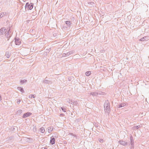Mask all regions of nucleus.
Returning <instances> with one entry per match:
<instances>
[{"instance_id":"1","label":"nucleus","mask_w":149,"mask_h":149,"mask_svg":"<svg viewBox=\"0 0 149 149\" xmlns=\"http://www.w3.org/2000/svg\"><path fill=\"white\" fill-rule=\"evenodd\" d=\"M33 4L32 3H31L30 4H29V3H26L25 5L26 8L27 7L28 8L29 10L32 9L33 7Z\"/></svg>"},{"instance_id":"2","label":"nucleus","mask_w":149,"mask_h":149,"mask_svg":"<svg viewBox=\"0 0 149 149\" xmlns=\"http://www.w3.org/2000/svg\"><path fill=\"white\" fill-rule=\"evenodd\" d=\"M31 114V113L29 112H27V113H24L23 116V118H26L29 116H30Z\"/></svg>"},{"instance_id":"3","label":"nucleus","mask_w":149,"mask_h":149,"mask_svg":"<svg viewBox=\"0 0 149 149\" xmlns=\"http://www.w3.org/2000/svg\"><path fill=\"white\" fill-rule=\"evenodd\" d=\"M15 42L16 45H19L21 43V41L19 40H16L15 41Z\"/></svg>"},{"instance_id":"4","label":"nucleus","mask_w":149,"mask_h":149,"mask_svg":"<svg viewBox=\"0 0 149 149\" xmlns=\"http://www.w3.org/2000/svg\"><path fill=\"white\" fill-rule=\"evenodd\" d=\"M50 143L52 144H53L55 143V139L54 138H51Z\"/></svg>"},{"instance_id":"5","label":"nucleus","mask_w":149,"mask_h":149,"mask_svg":"<svg viewBox=\"0 0 149 149\" xmlns=\"http://www.w3.org/2000/svg\"><path fill=\"white\" fill-rule=\"evenodd\" d=\"M53 130V128L52 127H49L48 132L49 133L51 132Z\"/></svg>"},{"instance_id":"6","label":"nucleus","mask_w":149,"mask_h":149,"mask_svg":"<svg viewBox=\"0 0 149 149\" xmlns=\"http://www.w3.org/2000/svg\"><path fill=\"white\" fill-rule=\"evenodd\" d=\"M40 131L42 133H44L45 132V130L44 128L42 127L40 130Z\"/></svg>"},{"instance_id":"7","label":"nucleus","mask_w":149,"mask_h":149,"mask_svg":"<svg viewBox=\"0 0 149 149\" xmlns=\"http://www.w3.org/2000/svg\"><path fill=\"white\" fill-rule=\"evenodd\" d=\"M91 74V72L90 71L86 72V75L87 76L90 75Z\"/></svg>"},{"instance_id":"8","label":"nucleus","mask_w":149,"mask_h":149,"mask_svg":"<svg viewBox=\"0 0 149 149\" xmlns=\"http://www.w3.org/2000/svg\"><path fill=\"white\" fill-rule=\"evenodd\" d=\"M18 89L19 90H20V91L23 93L24 92V90H23V89L21 87H19L18 88Z\"/></svg>"},{"instance_id":"9","label":"nucleus","mask_w":149,"mask_h":149,"mask_svg":"<svg viewBox=\"0 0 149 149\" xmlns=\"http://www.w3.org/2000/svg\"><path fill=\"white\" fill-rule=\"evenodd\" d=\"M65 23L67 24H70V21H66L65 22Z\"/></svg>"},{"instance_id":"10","label":"nucleus","mask_w":149,"mask_h":149,"mask_svg":"<svg viewBox=\"0 0 149 149\" xmlns=\"http://www.w3.org/2000/svg\"><path fill=\"white\" fill-rule=\"evenodd\" d=\"M29 97H34V95H31L29 96Z\"/></svg>"},{"instance_id":"11","label":"nucleus","mask_w":149,"mask_h":149,"mask_svg":"<svg viewBox=\"0 0 149 149\" xmlns=\"http://www.w3.org/2000/svg\"><path fill=\"white\" fill-rule=\"evenodd\" d=\"M61 109H62V110L63 111H65V110H64L63 109V108H61Z\"/></svg>"},{"instance_id":"12","label":"nucleus","mask_w":149,"mask_h":149,"mask_svg":"<svg viewBox=\"0 0 149 149\" xmlns=\"http://www.w3.org/2000/svg\"><path fill=\"white\" fill-rule=\"evenodd\" d=\"M1 96L0 95V101H1Z\"/></svg>"},{"instance_id":"13","label":"nucleus","mask_w":149,"mask_h":149,"mask_svg":"<svg viewBox=\"0 0 149 149\" xmlns=\"http://www.w3.org/2000/svg\"><path fill=\"white\" fill-rule=\"evenodd\" d=\"M2 17V16H1V15H0V18H1Z\"/></svg>"},{"instance_id":"14","label":"nucleus","mask_w":149,"mask_h":149,"mask_svg":"<svg viewBox=\"0 0 149 149\" xmlns=\"http://www.w3.org/2000/svg\"><path fill=\"white\" fill-rule=\"evenodd\" d=\"M44 149H47V148H45Z\"/></svg>"},{"instance_id":"15","label":"nucleus","mask_w":149,"mask_h":149,"mask_svg":"<svg viewBox=\"0 0 149 149\" xmlns=\"http://www.w3.org/2000/svg\"><path fill=\"white\" fill-rule=\"evenodd\" d=\"M122 144H123V143H122ZM126 144V143H125V144Z\"/></svg>"},{"instance_id":"16","label":"nucleus","mask_w":149,"mask_h":149,"mask_svg":"<svg viewBox=\"0 0 149 149\" xmlns=\"http://www.w3.org/2000/svg\"><path fill=\"white\" fill-rule=\"evenodd\" d=\"M120 142L121 143V141Z\"/></svg>"}]
</instances>
